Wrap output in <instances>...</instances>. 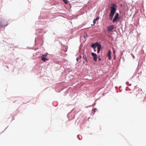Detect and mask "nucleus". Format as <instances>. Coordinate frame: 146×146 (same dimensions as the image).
<instances>
[{
  "mask_svg": "<svg viewBox=\"0 0 146 146\" xmlns=\"http://www.w3.org/2000/svg\"><path fill=\"white\" fill-rule=\"evenodd\" d=\"M83 58L86 61V63H88V60L87 58V57L86 54L84 53V52L83 53Z\"/></svg>",
  "mask_w": 146,
  "mask_h": 146,
  "instance_id": "9d476101",
  "label": "nucleus"
},
{
  "mask_svg": "<svg viewBox=\"0 0 146 146\" xmlns=\"http://www.w3.org/2000/svg\"><path fill=\"white\" fill-rule=\"evenodd\" d=\"M108 59L110 60L111 59V56H108Z\"/></svg>",
  "mask_w": 146,
  "mask_h": 146,
  "instance_id": "5701e85b",
  "label": "nucleus"
},
{
  "mask_svg": "<svg viewBox=\"0 0 146 146\" xmlns=\"http://www.w3.org/2000/svg\"><path fill=\"white\" fill-rule=\"evenodd\" d=\"M126 90H127V88H126Z\"/></svg>",
  "mask_w": 146,
  "mask_h": 146,
  "instance_id": "f704fd0d",
  "label": "nucleus"
},
{
  "mask_svg": "<svg viewBox=\"0 0 146 146\" xmlns=\"http://www.w3.org/2000/svg\"><path fill=\"white\" fill-rule=\"evenodd\" d=\"M8 25L7 21L1 17H0V26L2 28H4Z\"/></svg>",
  "mask_w": 146,
  "mask_h": 146,
  "instance_id": "f257e3e1",
  "label": "nucleus"
},
{
  "mask_svg": "<svg viewBox=\"0 0 146 146\" xmlns=\"http://www.w3.org/2000/svg\"><path fill=\"white\" fill-rule=\"evenodd\" d=\"M86 65V64H85Z\"/></svg>",
  "mask_w": 146,
  "mask_h": 146,
  "instance_id": "e433bc0d",
  "label": "nucleus"
},
{
  "mask_svg": "<svg viewBox=\"0 0 146 146\" xmlns=\"http://www.w3.org/2000/svg\"><path fill=\"white\" fill-rule=\"evenodd\" d=\"M45 21H39L36 22V26L37 27L38 25V27H40L41 25L42 24H44L45 23Z\"/></svg>",
  "mask_w": 146,
  "mask_h": 146,
  "instance_id": "39448f33",
  "label": "nucleus"
},
{
  "mask_svg": "<svg viewBox=\"0 0 146 146\" xmlns=\"http://www.w3.org/2000/svg\"><path fill=\"white\" fill-rule=\"evenodd\" d=\"M131 55L133 57V58H135V56H134V55H133L132 54H131Z\"/></svg>",
  "mask_w": 146,
  "mask_h": 146,
  "instance_id": "bb28decb",
  "label": "nucleus"
},
{
  "mask_svg": "<svg viewBox=\"0 0 146 146\" xmlns=\"http://www.w3.org/2000/svg\"><path fill=\"white\" fill-rule=\"evenodd\" d=\"M120 17H117L114 16L113 20L112 22L114 23L115 22H117L120 19Z\"/></svg>",
  "mask_w": 146,
  "mask_h": 146,
  "instance_id": "423d86ee",
  "label": "nucleus"
},
{
  "mask_svg": "<svg viewBox=\"0 0 146 146\" xmlns=\"http://www.w3.org/2000/svg\"><path fill=\"white\" fill-rule=\"evenodd\" d=\"M114 28V25H111L108 27L107 30L108 32H113V30Z\"/></svg>",
  "mask_w": 146,
  "mask_h": 146,
  "instance_id": "20e7f679",
  "label": "nucleus"
},
{
  "mask_svg": "<svg viewBox=\"0 0 146 146\" xmlns=\"http://www.w3.org/2000/svg\"><path fill=\"white\" fill-rule=\"evenodd\" d=\"M62 1L65 4H67L68 3V0H62Z\"/></svg>",
  "mask_w": 146,
  "mask_h": 146,
  "instance_id": "f3484780",
  "label": "nucleus"
},
{
  "mask_svg": "<svg viewBox=\"0 0 146 146\" xmlns=\"http://www.w3.org/2000/svg\"><path fill=\"white\" fill-rule=\"evenodd\" d=\"M98 59L99 61H100L101 60V59L100 58L99 56L98 57Z\"/></svg>",
  "mask_w": 146,
  "mask_h": 146,
  "instance_id": "b1692460",
  "label": "nucleus"
},
{
  "mask_svg": "<svg viewBox=\"0 0 146 146\" xmlns=\"http://www.w3.org/2000/svg\"><path fill=\"white\" fill-rule=\"evenodd\" d=\"M113 59H115V55H114V57H113Z\"/></svg>",
  "mask_w": 146,
  "mask_h": 146,
  "instance_id": "c85d7f7f",
  "label": "nucleus"
},
{
  "mask_svg": "<svg viewBox=\"0 0 146 146\" xmlns=\"http://www.w3.org/2000/svg\"><path fill=\"white\" fill-rule=\"evenodd\" d=\"M86 33V36H87V33Z\"/></svg>",
  "mask_w": 146,
  "mask_h": 146,
  "instance_id": "72a5a7b5",
  "label": "nucleus"
},
{
  "mask_svg": "<svg viewBox=\"0 0 146 146\" xmlns=\"http://www.w3.org/2000/svg\"><path fill=\"white\" fill-rule=\"evenodd\" d=\"M110 8V7H108V8H106L105 9V11H107V10H108L109 9V8Z\"/></svg>",
  "mask_w": 146,
  "mask_h": 146,
  "instance_id": "a878e982",
  "label": "nucleus"
},
{
  "mask_svg": "<svg viewBox=\"0 0 146 146\" xmlns=\"http://www.w3.org/2000/svg\"><path fill=\"white\" fill-rule=\"evenodd\" d=\"M113 54H115V51L114 49L113 50Z\"/></svg>",
  "mask_w": 146,
  "mask_h": 146,
  "instance_id": "393cba45",
  "label": "nucleus"
},
{
  "mask_svg": "<svg viewBox=\"0 0 146 146\" xmlns=\"http://www.w3.org/2000/svg\"><path fill=\"white\" fill-rule=\"evenodd\" d=\"M74 109H73L71 112H70L67 114V117L70 120H72L75 117V115L74 114H72V112L73 111Z\"/></svg>",
  "mask_w": 146,
  "mask_h": 146,
  "instance_id": "7ed1b4c3",
  "label": "nucleus"
},
{
  "mask_svg": "<svg viewBox=\"0 0 146 146\" xmlns=\"http://www.w3.org/2000/svg\"><path fill=\"white\" fill-rule=\"evenodd\" d=\"M126 85H127L129 84V86H130L131 85V84H129V82H126Z\"/></svg>",
  "mask_w": 146,
  "mask_h": 146,
  "instance_id": "412c9836",
  "label": "nucleus"
},
{
  "mask_svg": "<svg viewBox=\"0 0 146 146\" xmlns=\"http://www.w3.org/2000/svg\"><path fill=\"white\" fill-rule=\"evenodd\" d=\"M99 44H99L97 42L95 43L92 44L91 45V46L93 48L94 50L96 47H97Z\"/></svg>",
  "mask_w": 146,
  "mask_h": 146,
  "instance_id": "0eeeda50",
  "label": "nucleus"
},
{
  "mask_svg": "<svg viewBox=\"0 0 146 146\" xmlns=\"http://www.w3.org/2000/svg\"><path fill=\"white\" fill-rule=\"evenodd\" d=\"M111 6L110 7V12L115 13L117 11V6L115 3H112Z\"/></svg>",
  "mask_w": 146,
  "mask_h": 146,
  "instance_id": "f03ea898",
  "label": "nucleus"
},
{
  "mask_svg": "<svg viewBox=\"0 0 146 146\" xmlns=\"http://www.w3.org/2000/svg\"><path fill=\"white\" fill-rule=\"evenodd\" d=\"M99 19V16H97L96 17V18L94 19V20H95L96 21L98 20Z\"/></svg>",
  "mask_w": 146,
  "mask_h": 146,
  "instance_id": "6ab92c4d",
  "label": "nucleus"
},
{
  "mask_svg": "<svg viewBox=\"0 0 146 146\" xmlns=\"http://www.w3.org/2000/svg\"><path fill=\"white\" fill-rule=\"evenodd\" d=\"M91 55L93 57V59L95 61H97V55L95 53L93 52L91 53Z\"/></svg>",
  "mask_w": 146,
  "mask_h": 146,
  "instance_id": "6e6552de",
  "label": "nucleus"
},
{
  "mask_svg": "<svg viewBox=\"0 0 146 146\" xmlns=\"http://www.w3.org/2000/svg\"><path fill=\"white\" fill-rule=\"evenodd\" d=\"M40 29H41V30H42L43 29L42 28H39Z\"/></svg>",
  "mask_w": 146,
  "mask_h": 146,
  "instance_id": "2f4dec72",
  "label": "nucleus"
},
{
  "mask_svg": "<svg viewBox=\"0 0 146 146\" xmlns=\"http://www.w3.org/2000/svg\"><path fill=\"white\" fill-rule=\"evenodd\" d=\"M41 59L44 62H45L46 60H49V59L46 58V57H42Z\"/></svg>",
  "mask_w": 146,
  "mask_h": 146,
  "instance_id": "4468645a",
  "label": "nucleus"
},
{
  "mask_svg": "<svg viewBox=\"0 0 146 146\" xmlns=\"http://www.w3.org/2000/svg\"><path fill=\"white\" fill-rule=\"evenodd\" d=\"M36 37H35V42L36 41Z\"/></svg>",
  "mask_w": 146,
  "mask_h": 146,
  "instance_id": "473e14b6",
  "label": "nucleus"
},
{
  "mask_svg": "<svg viewBox=\"0 0 146 146\" xmlns=\"http://www.w3.org/2000/svg\"><path fill=\"white\" fill-rule=\"evenodd\" d=\"M82 56L81 55H80L79 56H78V57L76 58V60L77 61V62H78L79 60V59L82 58Z\"/></svg>",
  "mask_w": 146,
  "mask_h": 146,
  "instance_id": "dca6fc26",
  "label": "nucleus"
},
{
  "mask_svg": "<svg viewBox=\"0 0 146 146\" xmlns=\"http://www.w3.org/2000/svg\"><path fill=\"white\" fill-rule=\"evenodd\" d=\"M102 48V47L101 46V44H100L97 46V53H99L100 52L101 49Z\"/></svg>",
  "mask_w": 146,
  "mask_h": 146,
  "instance_id": "f8f14e48",
  "label": "nucleus"
},
{
  "mask_svg": "<svg viewBox=\"0 0 146 146\" xmlns=\"http://www.w3.org/2000/svg\"><path fill=\"white\" fill-rule=\"evenodd\" d=\"M87 57L88 62H90L92 59V57L90 54L88 53H87Z\"/></svg>",
  "mask_w": 146,
  "mask_h": 146,
  "instance_id": "ddd939ff",
  "label": "nucleus"
},
{
  "mask_svg": "<svg viewBox=\"0 0 146 146\" xmlns=\"http://www.w3.org/2000/svg\"><path fill=\"white\" fill-rule=\"evenodd\" d=\"M83 63H84V61H83Z\"/></svg>",
  "mask_w": 146,
  "mask_h": 146,
  "instance_id": "c9c22d12",
  "label": "nucleus"
},
{
  "mask_svg": "<svg viewBox=\"0 0 146 146\" xmlns=\"http://www.w3.org/2000/svg\"><path fill=\"white\" fill-rule=\"evenodd\" d=\"M115 16H116L117 17H119V14L118 13H115Z\"/></svg>",
  "mask_w": 146,
  "mask_h": 146,
  "instance_id": "aec40b11",
  "label": "nucleus"
},
{
  "mask_svg": "<svg viewBox=\"0 0 146 146\" xmlns=\"http://www.w3.org/2000/svg\"><path fill=\"white\" fill-rule=\"evenodd\" d=\"M94 52H96V50L95 49H94Z\"/></svg>",
  "mask_w": 146,
  "mask_h": 146,
  "instance_id": "c756f323",
  "label": "nucleus"
},
{
  "mask_svg": "<svg viewBox=\"0 0 146 146\" xmlns=\"http://www.w3.org/2000/svg\"><path fill=\"white\" fill-rule=\"evenodd\" d=\"M111 50H109L108 52V56H111Z\"/></svg>",
  "mask_w": 146,
  "mask_h": 146,
  "instance_id": "2eb2a0df",
  "label": "nucleus"
},
{
  "mask_svg": "<svg viewBox=\"0 0 146 146\" xmlns=\"http://www.w3.org/2000/svg\"><path fill=\"white\" fill-rule=\"evenodd\" d=\"M96 21L94 19V20L93 21V23L94 25L96 23Z\"/></svg>",
  "mask_w": 146,
  "mask_h": 146,
  "instance_id": "4be33fe9",
  "label": "nucleus"
},
{
  "mask_svg": "<svg viewBox=\"0 0 146 146\" xmlns=\"http://www.w3.org/2000/svg\"><path fill=\"white\" fill-rule=\"evenodd\" d=\"M17 47V46H16L15 47V48H16Z\"/></svg>",
  "mask_w": 146,
  "mask_h": 146,
  "instance_id": "4c0bfd02",
  "label": "nucleus"
},
{
  "mask_svg": "<svg viewBox=\"0 0 146 146\" xmlns=\"http://www.w3.org/2000/svg\"><path fill=\"white\" fill-rule=\"evenodd\" d=\"M94 25V24H91V25L92 26H93Z\"/></svg>",
  "mask_w": 146,
  "mask_h": 146,
  "instance_id": "7c9ffc66",
  "label": "nucleus"
},
{
  "mask_svg": "<svg viewBox=\"0 0 146 146\" xmlns=\"http://www.w3.org/2000/svg\"><path fill=\"white\" fill-rule=\"evenodd\" d=\"M115 13L111 12H110L109 16V20H112L113 19V18L114 15V14H115Z\"/></svg>",
  "mask_w": 146,
  "mask_h": 146,
  "instance_id": "1a4fd4ad",
  "label": "nucleus"
},
{
  "mask_svg": "<svg viewBox=\"0 0 146 146\" xmlns=\"http://www.w3.org/2000/svg\"><path fill=\"white\" fill-rule=\"evenodd\" d=\"M48 54V53L46 52V54H42V57H46Z\"/></svg>",
  "mask_w": 146,
  "mask_h": 146,
  "instance_id": "a211bd4d",
  "label": "nucleus"
},
{
  "mask_svg": "<svg viewBox=\"0 0 146 146\" xmlns=\"http://www.w3.org/2000/svg\"><path fill=\"white\" fill-rule=\"evenodd\" d=\"M36 35H37V38H39L38 36H41L43 34V33H42V31H38V33H36Z\"/></svg>",
  "mask_w": 146,
  "mask_h": 146,
  "instance_id": "9b49d317",
  "label": "nucleus"
},
{
  "mask_svg": "<svg viewBox=\"0 0 146 146\" xmlns=\"http://www.w3.org/2000/svg\"><path fill=\"white\" fill-rule=\"evenodd\" d=\"M79 135H78L77 136V137L78 138V139H79V140H81V139H80V138H79Z\"/></svg>",
  "mask_w": 146,
  "mask_h": 146,
  "instance_id": "cd10ccee",
  "label": "nucleus"
}]
</instances>
